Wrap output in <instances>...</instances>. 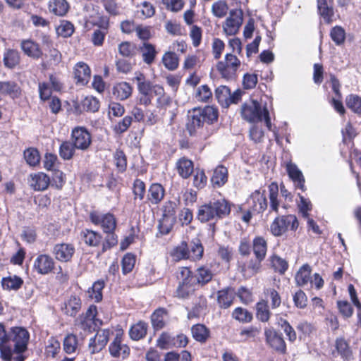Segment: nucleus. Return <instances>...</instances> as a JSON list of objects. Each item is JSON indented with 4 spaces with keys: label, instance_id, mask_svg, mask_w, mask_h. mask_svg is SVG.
<instances>
[{
    "label": "nucleus",
    "instance_id": "51",
    "mask_svg": "<svg viewBox=\"0 0 361 361\" xmlns=\"http://www.w3.org/2000/svg\"><path fill=\"white\" fill-rule=\"evenodd\" d=\"M312 269L308 264H303L295 274V280L298 286H305L311 280Z\"/></svg>",
    "mask_w": 361,
    "mask_h": 361
},
{
    "label": "nucleus",
    "instance_id": "28",
    "mask_svg": "<svg viewBox=\"0 0 361 361\" xmlns=\"http://www.w3.org/2000/svg\"><path fill=\"white\" fill-rule=\"evenodd\" d=\"M174 169L183 179L189 178L195 171L194 161L186 156L178 158L174 166Z\"/></svg>",
    "mask_w": 361,
    "mask_h": 361
},
{
    "label": "nucleus",
    "instance_id": "41",
    "mask_svg": "<svg viewBox=\"0 0 361 361\" xmlns=\"http://www.w3.org/2000/svg\"><path fill=\"white\" fill-rule=\"evenodd\" d=\"M21 90L14 81H0V96H8L12 99L18 98Z\"/></svg>",
    "mask_w": 361,
    "mask_h": 361
},
{
    "label": "nucleus",
    "instance_id": "42",
    "mask_svg": "<svg viewBox=\"0 0 361 361\" xmlns=\"http://www.w3.org/2000/svg\"><path fill=\"white\" fill-rule=\"evenodd\" d=\"M268 300H261L255 304V317L262 323H267L271 317Z\"/></svg>",
    "mask_w": 361,
    "mask_h": 361
},
{
    "label": "nucleus",
    "instance_id": "21",
    "mask_svg": "<svg viewBox=\"0 0 361 361\" xmlns=\"http://www.w3.org/2000/svg\"><path fill=\"white\" fill-rule=\"evenodd\" d=\"M247 202L253 214H259L263 213L268 207L266 190H255L250 195Z\"/></svg>",
    "mask_w": 361,
    "mask_h": 361
},
{
    "label": "nucleus",
    "instance_id": "3",
    "mask_svg": "<svg viewBox=\"0 0 361 361\" xmlns=\"http://www.w3.org/2000/svg\"><path fill=\"white\" fill-rule=\"evenodd\" d=\"M231 206L232 204L226 198L210 200L199 207L197 219L201 223H209L214 231L216 224L229 216Z\"/></svg>",
    "mask_w": 361,
    "mask_h": 361
},
{
    "label": "nucleus",
    "instance_id": "44",
    "mask_svg": "<svg viewBox=\"0 0 361 361\" xmlns=\"http://www.w3.org/2000/svg\"><path fill=\"white\" fill-rule=\"evenodd\" d=\"M269 212H272L278 214L280 205V201L278 199L279 196V185L276 182H272L269 185Z\"/></svg>",
    "mask_w": 361,
    "mask_h": 361
},
{
    "label": "nucleus",
    "instance_id": "52",
    "mask_svg": "<svg viewBox=\"0 0 361 361\" xmlns=\"http://www.w3.org/2000/svg\"><path fill=\"white\" fill-rule=\"evenodd\" d=\"M76 150H78L77 147H74L72 140H64L59 146V154L62 159L71 160L73 158Z\"/></svg>",
    "mask_w": 361,
    "mask_h": 361
},
{
    "label": "nucleus",
    "instance_id": "26",
    "mask_svg": "<svg viewBox=\"0 0 361 361\" xmlns=\"http://www.w3.org/2000/svg\"><path fill=\"white\" fill-rule=\"evenodd\" d=\"M91 69L83 61L78 62L73 68V75L77 85L85 86L91 78Z\"/></svg>",
    "mask_w": 361,
    "mask_h": 361
},
{
    "label": "nucleus",
    "instance_id": "20",
    "mask_svg": "<svg viewBox=\"0 0 361 361\" xmlns=\"http://www.w3.org/2000/svg\"><path fill=\"white\" fill-rule=\"evenodd\" d=\"M113 332L109 329H99L96 334L90 339L88 348L92 354L102 351L109 342V337Z\"/></svg>",
    "mask_w": 361,
    "mask_h": 361
},
{
    "label": "nucleus",
    "instance_id": "12",
    "mask_svg": "<svg viewBox=\"0 0 361 361\" xmlns=\"http://www.w3.org/2000/svg\"><path fill=\"white\" fill-rule=\"evenodd\" d=\"M298 226L299 222L295 215H279L270 224L269 232L274 237H281L289 230L295 231Z\"/></svg>",
    "mask_w": 361,
    "mask_h": 361
},
{
    "label": "nucleus",
    "instance_id": "4",
    "mask_svg": "<svg viewBox=\"0 0 361 361\" xmlns=\"http://www.w3.org/2000/svg\"><path fill=\"white\" fill-rule=\"evenodd\" d=\"M89 219L93 225L99 226L105 234L103 251L110 250L118 245V236L116 233L118 222L113 213L108 212L102 214L97 210H93L90 212Z\"/></svg>",
    "mask_w": 361,
    "mask_h": 361
},
{
    "label": "nucleus",
    "instance_id": "56",
    "mask_svg": "<svg viewBox=\"0 0 361 361\" xmlns=\"http://www.w3.org/2000/svg\"><path fill=\"white\" fill-rule=\"evenodd\" d=\"M263 293L267 299L270 300L272 309H276L281 305V296L277 289L274 287H268L264 288Z\"/></svg>",
    "mask_w": 361,
    "mask_h": 361
},
{
    "label": "nucleus",
    "instance_id": "59",
    "mask_svg": "<svg viewBox=\"0 0 361 361\" xmlns=\"http://www.w3.org/2000/svg\"><path fill=\"white\" fill-rule=\"evenodd\" d=\"M337 354L343 359L348 360L352 355V351L348 342L343 338H338L335 341Z\"/></svg>",
    "mask_w": 361,
    "mask_h": 361
},
{
    "label": "nucleus",
    "instance_id": "16",
    "mask_svg": "<svg viewBox=\"0 0 361 361\" xmlns=\"http://www.w3.org/2000/svg\"><path fill=\"white\" fill-rule=\"evenodd\" d=\"M80 239L82 243L89 247L100 248L97 255H101L106 251H103V246L105 243V237L97 231L90 228H85L80 233Z\"/></svg>",
    "mask_w": 361,
    "mask_h": 361
},
{
    "label": "nucleus",
    "instance_id": "33",
    "mask_svg": "<svg viewBox=\"0 0 361 361\" xmlns=\"http://www.w3.org/2000/svg\"><path fill=\"white\" fill-rule=\"evenodd\" d=\"M228 180V170L222 165H218L213 171L210 178L211 184L214 188H222Z\"/></svg>",
    "mask_w": 361,
    "mask_h": 361
},
{
    "label": "nucleus",
    "instance_id": "53",
    "mask_svg": "<svg viewBox=\"0 0 361 361\" xmlns=\"http://www.w3.org/2000/svg\"><path fill=\"white\" fill-rule=\"evenodd\" d=\"M105 287L104 279H99L94 281L92 287L89 288L87 293L89 297L95 302H100L103 300L102 290Z\"/></svg>",
    "mask_w": 361,
    "mask_h": 361
},
{
    "label": "nucleus",
    "instance_id": "48",
    "mask_svg": "<svg viewBox=\"0 0 361 361\" xmlns=\"http://www.w3.org/2000/svg\"><path fill=\"white\" fill-rule=\"evenodd\" d=\"M61 351V343L56 336H51L45 345L44 355L47 358H56Z\"/></svg>",
    "mask_w": 361,
    "mask_h": 361
},
{
    "label": "nucleus",
    "instance_id": "1",
    "mask_svg": "<svg viewBox=\"0 0 361 361\" xmlns=\"http://www.w3.org/2000/svg\"><path fill=\"white\" fill-rule=\"evenodd\" d=\"M29 331L23 326H13L8 331L0 322V358L2 361H11L13 353L23 354L27 350Z\"/></svg>",
    "mask_w": 361,
    "mask_h": 361
},
{
    "label": "nucleus",
    "instance_id": "23",
    "mask_svg": "<svg viewBox=\"0 0 361 361\" xmlns=\"http://www.w3.org/2000/svg\"><path fill=\"white\" fill-rule=\"evenodd\" d=\"M122 342L123 333H117L109 346V353L113 357L126 359L129 356L130 349L128 345L123 344Z\"/></svg>",
    "mask_w": 361,
    "mask_h": 361
},
{
    "label": "nucleus",
    "instance_id": "43",
    "mask_svg": "<svg viewBox=\"0 0 361 361\" xmlns=\"http://www.w3.org/2000/svg\"><path fill=\"white\" fill-rule=\"evenodd\" d=\"M333 4V0H317L319 13L327 23L332 21L334 15Z\"/></svg>",
    "mask_w": 361,
    "mask_h": 361
},
{
    "label": "nucleus",
    "instance_id": "60",
    "mask_svg": "<svg viewBox=\"0 0 361 361\" xmlns=\"http://www.w3.org/2000/svg\"><path fill=\"white\" fill-rule=\"evenodd\" d=\"M177 218H169L161 216L159 221L158 233L161 235H168L171 232L176 222Z\"/></svg>",
    "mask_w": 361,
    "mask_h": 361
},
{
    "label": "nucleus",
    "instance_id": "38",
    "mask_svg": "<svg viewBox=\"0 0 361 361\" xmlns=\"http://www.w3.org/2000/svg\"><path fill=\"white\" fill-rule=\"evenodd\" d=\"M21 61L20 53L16 49H6L3 54V63L5 68L14 69Z\"/></svg>",
    "mask_w": 361,
    "mask_h": 361
},
{
    "label": "nucleus",
    "instance_id": "30",
    "mask_svg": "<svg viewBox=\"0 0 361 361\" xmlns=\"http://www.w3.org/2000/svg\"><path fill=\"white\" fill-rule=\"evenodd\" d=\"M261 328L250 325L241 328L238 332V341L243 343L259 341Z\"/></svg>",
    "mask_w": 361,
    "mask_h": 361
},
{
    "label": "nucleus",
    "instance_id": "50",
    "mask_svg": "<svg viewBox=\"0 0 361 361\" xmlns=\"http://www.w3.org/2000/svg\"><path fill=\"white\" fill-rule=\"evenodd\" d=\"M179 60L178 56L172 51H166L161 57L164 66L170 71H173L178 68Z\"/></svg>",
    "mask_w": 361,
    "mask_h": 361
},
{
    "label": "nucleus",
    "instance_id": "15",
    "mask_svg": "<svg viewBox=\"0 0 361 361\" xmlns=\"http://www.w3.org/2000/svg\"><path fill=\"white\" fill-rule=\"evenodd\" d=\"M218 103L223 108H228L233 104H238L242 99V92L238 89L231 93V89L226 85H220L214 91Z\"/></svg>",
    "mask_w": 361,
    "mask_h": 361
},
{
    "label": "nucleus",
    "instance_id": "62",
    "mask_svg": "<svg viewBox=\"0 0 361 361\" xmlns=\"http://www.w3.org/2000/svg\"><path fill=\"white\" fill-rule=\"evenodd\" d=\"M114 160L118 172L123 173L127 169V157L121 149H116L114 154Z\"/></svg>",
    "mask_w": 361,
    "mask_h": 361
},
{
    "label": "nucleus",
    "instance_id": "40",
    "mask_svg": "<svg viewBox=\"0 0 361 361\" xmlns=\"http://www.w3.org/2000/svg\"><path fill=\"white\" fill-rule=\"evenodd\" d=\"M49 13L59 17H63L69 11L70 5L66 0H49L47 4Z\"/></svg>",
    "mask_w": 361,
    "mask_h": 361
},
{
    "label": "nucleus",
    "instance_id": "63",
    "mask_svg": "<svg viewBox=\"0 0 361 361\" xmlns=\"http://www.w3.org/2000/svg\"><path fill=\"white\" fill-rule=\"evenodd\" d=\"M345 104L353 113L361 116V97L350 94L345 98Z\"/></svg>",
    "mask_w": 361,
    "mask_h": 361
},
{
    "label": "nucleus",
    "instance_id": "32",
    "mask_svg": "<svg viewBox=\"0 0 361 361\" xmlns=\"http://www.w3.org/2000/svg\"><path fill=\"white\" fill-rule=\"evenodd\" d=\"M214 277L213 271L207 265H200L192 272V278L199 287H204L211 281Z\"/></svg>",
    "mask_w": 361,
    "mask_h": 361
},
{
    "label": "nucleus",
    "instance_id": "22",
    "mask_svg": "<svg viewBox=\"0 0 361 361\" xmlns=\"http://www.w3.org/2000/svg\"><path fill=\"white\" fill-rule=\"evenodd\" d=\"M264 336L266 343L271 348L282 355L286 353V344L281 334L269 329L264 331Z\"/></svg>",
    "mask_w": 361,
    "mask_h": 361
},
{
    "label": "nucleus",
    "instance_id": "31",
    "mask_svg": "<svg viewBox=\"0 0 361 361\" xmlns=\"http://www.w3.org/2000/svg\"><path fill=\"white\" fill-rule=\"evenodd\" d=\"M169 314V310L163 307H159L154 310L150 315V322L154 332L166 327L167 324L166 319Z\"/></svg>",
    "mask_w": 361,
    "mask_h": 361
},
{
    "label": "nucleus",
    "instance_id": "24",
    "mask_svg": "<svg viewBox=\"0 0 361 361\" xmlns=\"http://www.w3.org/2000/svg\"><path fill=\"white\" fill-rule=\"evenodd\" d=\"M27 183L35 191H44L51 184V178L44 172L32 173L28 176Z\"/></svg>",
    "mask_w": 361,
    "mask_h": 361
},
{
    "label": "nucleus",
    "instance_id": "55",
    "mask_svg": "<svg viewBox=\"0 0 361 361\" xmlns=\"http://www.w3.org/2000/svg\"><path fill=\"white\" fill-rule=\"evenodd\" d=\"M175 343V336L169 331H163L156 341V345L161 350L173 348Z\"/></svg>",
    "mask_w": 361,
    "mask_h": 361
},
{
    "label": "nucleus",
    "instance_id": "46",
    "mask_svg": "<svg viewBox=\"0 0 361 361\" xmlns=\"http://www.w3.org/2000/svg\"><path fill=\"white\" fill-rule=\"evenodd\" d=\"M231 317L243 324L251 323L254 318L250 311L242 307H235L231 313Z\"/></svg>",
    "mask_w": 361,
    "mask_h": 361
},
{
    "label": "nucleus",
    "instance_id": "58",
    "mask_svg": "<svg viewBox=\"0 0 361 361\" xmlns=\"http://www.w3.org/2000/svg\"><path fill=\"white\" fill-rule=\"evenodd\" d=\"M270 263L274 270L281 275L284 274L288 269V262L276 254L270 257Z\"/></svg>",
    "mask_w": 361,
    "mask_h": 361
},
{
    "label": "nucleus",
    "instance_id": "34",
    "mask_svg": "<svg viewBox=\"0 0 361 361\" xmlns=\"http://www.w3.org/2000/svg\"><path fill=\"white\" fill-rule=\"evenodd\" d=\"M235 294L231 287H226L216 292V302L221 309L229 308L234 302Z\"/></svg>",
    "mask_w": 361,
    "mask_h": 361
},
{
    "label": "nucleus",
    "instance_id": "17",
    "mask_svg": "<svg viewBox=\"0 0 361 361\" xmlns=\"http://www.w3.org/2000/svg\"><path fill=\"white\" fill-rule=\"evenodd\" d=\"M243 22V13L241 9H231L229 16L223 24V31L226 36L235 35Z\"/></svg>",
    "mask_w": 361,
    "mask_h": 361
},
{
    "label": "nucleus",
    "instance_id": "36",
    "mask_svg": "<svg viewBox=\"0 0 361 361\" xmlns=\"http://www.w3.org/2000/svg\"><path fill=\"white\" fill-rule=\"evenodd\" d=\"M138 50L142 56L143 62L147 65H152L158 54L156 46L149 42H143L139 46Z\"/></svg>",
    "mask_w": 361,
    "mask_h": 361
},
{
    "label": "nucleus",
    "instance_id": "10",
    "mask_svg": "<svg viewBox=\"0 0 361 361\" xmlns=\"http://www.w3.org/2000/svg\"><path fill=\"white\" fill-rule=\"evenodd\" d=\"M177 279L179 280L177 288L174 291L173 296L185 300L193 295L197 286L192 278V271L188 267H182L179 269Z\"/></svg>",
    "mask_w": 361,
    "mask_h": 361
},
{
    "label": "nucleus",
    "instance_id": "7",
    "mask_svg": "<svg viewBox=\"0 0 361 361\" xmlns=\"http://www.w3.org/2000/svg\"><path fill=\"white\" fill-rule=\"evenodd\" d=\"M204 252V248L201 240L195 239L190 244L185 240H182L171 250L169 255L176 262L182 260H190L196 262L203 258Z\"/></svg>",
    "mask_w": 361,
    "mask_h": 361
},
{
    "label": "nucleus",
    "instance_id": "9",
    "mask_svg": "<svg viewBox=\"0 0 361 361\" xmlns=\"http://www.w3.org/2000/svg\"><path fill=\"white\" fill-rule=\"evenodd\" d=\"M74 325L76 329L87 334L97 331L103 325V321L98 317L97 307L95 305H90L86 311L75 320Z\"/></svg>",
    "mask_w": 361,
    "mask_h": 361
},
{
    "label": "nucleus",
    "instance_id": "8",
    "mask_svg": "<svg viewBox=\"0 0 361 361\" xmlns=\"http://www.w3.org/2000/svg\"><path fill=\"white\" fill-rule=\"evenodd\" d=\"M242 118L250 123L264 121L268 130L271 129V121L269 109L265 104L264 106L256 99H250L241 106Z\"/></svg>",
    "mask_w": 361,
    "mask_h": 361
},
{
    "label": "nucleus",
    "instance_id": "14",
    "mask_svg": "<svg viewBox=\"0 0 361 361\" xmlns=\"http://www.w3.org/2000/svg\"><path fill=\"white\" fill-rule=\"evenodd\" d=\"M71 140L78 150L87 152L92 144L91 133L85 126H75L71 130Z\"/></svg>",
    "mask_w": 361,
    "mask_h": 361
},
{
    "label": "nucleus",
    "instance_id": "45",
    "mask_svg": "<svg viewBox=\"0 0 361 361\" xmlns=\"http://www.w3.org/2000/svg\"><path fill=\"white\" fill-rule=\"evenodd\" d=\"M23 283V279L17 275L3 277L1 279L2 288L8 291L18 290L22 288Z\"/></svg>",
    "mask_w": 361,
    "mask_h": 361
},
{
    "label": "nucleus",
    "instance_id": "6",
    "mask_svg": "<svg viewBox=\"0 0 361 361\" xmlns=\"http://www.w3.org/2000/svg\"><path fill=\"white\" fill-rule=\"evenodd\" d=\"M133 81L136 83L138 95L136 97L137 105L147 107L152 104L154 97L159 95L162 85L154 83L147 75L140 71L135 72Z\"/></svg>",
    "mask_w": 361,
    "mask_h": 361
},
{
    "label": "nucleus",
    "instance_id": "37",
    "mask_svg": "<svg viewBox=\"0 0 361 361\" xmlns=\"http://www.w3.org/2000/svg\"><path fill=\"white\" fill-rule=\"evenodd\" d=\"M133 90V87L130 83L123 81L117 82L113 86L111 93L114 99L123 101L132 95Z\"/></svg>",
    "mask_w": 361,
    "mask_h": 361
},
{
    "label": "nucleus",
    "instance_id": "61",
    "mask_svg": "<svg viewBox=\"0 0 361 361\" xmlns=\"http://www.w3.org/2000/svg\"><path fill=\"white\" fill-rule=\"evenodd\" d=\"M212 92L207 85L199 86L196 90L195 99L202 103H209L212 100Z\"/></svg>",
    "mask_w": 361,
    "mask_h": 361
},
{
    "label": "nucleus",
    "instance_id": "64",
    "mask_svg": "<svg viewBox=\"0 0 361 361\" xmlns=\"http://www.w3.org/2000/svg\"><path fill=\"white\" fill-rule=\"evenodd\" d=\"M136 256L133 253L128 252L124 255L121 260V269L124 275L130 273L134 269Z\"/></svg>",
    "mask_w": 361,
    "mask_h": 361
},
{
    "label": "nucleus",
    "instance_id": "49",
    "mask_svg": "<svg viewBox=\"0 0 361 361\" xmlns=\"http://www.w3.org/2000/svg\"><path fill=\"white\" fill-rule=\"evenodd\" d=\"M193 338L200 343H205L210 336L209 329L202 324H196L191 328Z\"/></svg>",
    "mask_w": 361,
    "mask_h": 361
},
{
    "label": "nucleus",
    "instance_id": "27",
    "mask_svg": "<svg viewBox=\"0 0 361 361\" xmlns=\"http://www.w3.org/2000/svg\"><path fill=\"white\" fill-rule=\"evenodd\" d=\"M20 47L25 56L34 60H39L43 57V51L40 44L32 39H22Z\"/></svg>",
    "mask_w": 361,
    "mask_h": 361
},
{
    "label": "nucleus",
    "instance_id": "29",
    "mask_svg": "<svg viewBox=\"0 0 361 361\" xmlns=\"http://www.w3.org/2000/svg\"><path fill=\"white\" fill-rule=\"evenodd\" d=\"M286 169L288 177L293 182L295 188L305 192L306 190L305 177L297 165L291 161H288L286 164Z\"/></svg>",
    "mask_w": 361,
    "mask_h": 361
},
{
    "label": "nucleus",
    "instance_id": "11",
    "mask_svg": "<svg viewBox=\"0 0 361 361\" xmlns=\"http://www.w3.org/2000/svg\"><path fill=\"white\" fill-rule=\"evenodd\" d=\"M240 66L241 62L237 56L232 53H227L222 60L216 63V70L224 80L235 81L238 78Z\"/></svg>",
    "mask_w": 361,
    "mask_h": 361
},
{
    "label": "nucleus",
    "instance_id": "35",
    "mask_svg": "<svg viewBox=\"0 0 361 361\" xmlns=\"http://www.w3.org/2000/svg\"><path fill=\"white\" fill-rule=\"evenodd\" d=\"M82 307V301L79 296L71 295L61 306V310L69 317H75L80 312Z\"/></svg>",
    "mask_w": 361,
    "mask_h": 361
},
{
    "label": "nucleus",
    "instance_id": "5",
    "mask_svg": "<svg viewBox=\"0 0 361 361\" xmlns=\"http://www.w3.org/2000/svg\"><path fill=\"white\" fill-rule=\"evenodd\" d=\"M254 258L238 265V270L245 279H249L261 272L262 262L265 259L268 251L267 240L262 235H257L252 240Z\"/></svg>",
    "mask_w": 361,
    "mask_h": 361
},
{
    "label": "nucleus",
    "instance_id": "47",
    "mask_svg": "<svg viewBox=\"0 0 361 361\" xmlns=\"http://www.w3.org/2000/svg\"><path fill=\"white\" fill-rule=\"evenodd\" d=\"M79 348V340L76 334L68 333L63 341V350L66 354L75 353Z\"/></svg>",
    "mask_w": 361,
    "mask_h": 361
},
{
    "label": "nucleus",
    "instance_id": "57",
    "mask_svg": "<svg viewBox=\"0 0 361 361\" xmlns=\"http://www.w3.org/2000/svg\"><path fill=\"white\" fill-rule=\"evenodd\" d=\"M24 158L26 163L30 166H37L40 164V154L39 150L35 147H28L23 152Z\"/></svg>",
    "mask_w": 361,
    "mask_h": 361
},
{
    "label": "nucleus",
    "instance_id": "54",
    "mask_svg": "<svg viewBox=\"0 0 361 361\" xmlns=\"http://www.w3.org/2000/svg\"><path fill=\"white\" fill-rule=\"evenodd\" d=\"M132 192L134 205L136 207L137 200L143 201L145 195L147 192L145 183L140 178H135L133 183Z\"/></svg>",
    "mask_w": 361,
    "mask_h": 361
},
{
    "label": "nucleus",
    "instance_id": "19",
    "mask_svg": "<svg viewBox=\"0 0 361 361\" xmlns=\"http://www.w3.org/2000/svg\"><path fill=\"white\" fill-rule=\"evenodd\" d=\"M75 246L71 243H56L52 248V255L54 259L62 263L72 262L75 254Z\"/></svg>",
    "mask_w": 361,
    "mask_h": 361
},
{
    "label": "nucleus",
    "instance_id": "25",
    "mask_svg": "<svg viewBox=\"0 0 361 361\" xmlns=\"http://www.w3.org/2000/svg\"><path fill=\"white\" fill-rule=\"evenodd\" d=\"M165 196V187L159 183H152L147 190L146 202L152 205H159L163 202Z\"/></svg>",
    "mask_w": 361,
    "mask_h": 361
},
{
    "label": "nucleus",
    "instance_id": "13",
    "mask_svg": "<svg viewBox=\"0 0 361 361\" xmlns=\"http://www.w3.org/2000/svg\"><path fill=\"white\" fill-rule=\"evenodd\" d=\"M44 45L48 48L47 52L44 54L40 63L44 70H48L58 66L62 62V54L54 47V42L50 35H44L42 37Z\"/></svg>",
    "mask_w": 361,
    "mask_h": 361
},
{
    "label": "nucleus",
    "instance_id": "2",
    "mask_svg": "<svg viewBox=\"0 0 361 361\" xmlns=\"http://www.w3.org/2000/svg\"><path fill=\"white\" fill-rule=\"evenodd\" d=\"M186 130L190 137H200L204 130V125H212L217 122L219 109L213 105L195 107L188 111Z\"/></svg>",
    "mask_w": 361,
    "mask_h": 361
},
{
    "label": "nucleus",
    "instance_id": "18",
    "mask_svg": "<svg viewBox=\"0 0 361 361\" xmlns=\"http://www.w3.org/2000/svg\"><path fill=\"white\" fill-rule=\"evenodd\" d=\"M56 262L49 254H39L34 259L32 271L38 275L45 276L54 272Z\"/></svg>",
    "mask_w": 361,
    "mask_h": 361
},
{
    "label": "nucleus",
    "instance_id": "39",
    "mask_svg": "<svg viewBox=\"0 0 361 361\" xmlns=\"http://www.w3.org/2000/svg\"><path fill=\"white\" fill-rule=\"evenodd\" d=\"M148 328V324L143 320H140L137 323L133 324L128 331L130 338L134 341H138L145 338L147 334Z\"/></svg>",
    "mask_w": 361,
    "mask_h": 361
}]
</instances>
